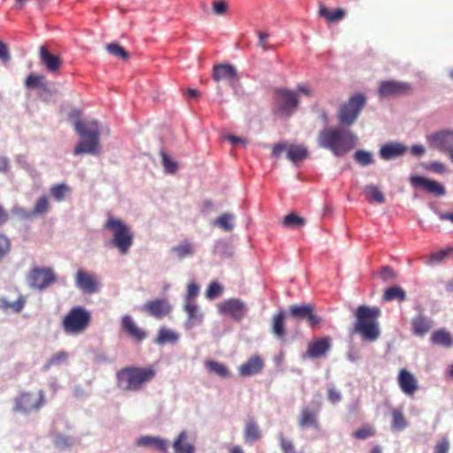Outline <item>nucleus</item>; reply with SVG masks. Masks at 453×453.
I'll use <instances>...</instances> for the list:
<instances>
[{"label":"nucleus","instance_id":"obj_48","mask_svg":"<svg viewBox=\"0 0 453 453\" xmlns=\"http://www.w3.org/2000/svg\"><path fill=\"white\" fill-rule=\"evenodd\" d=\"M354 158L360 165L363 166L371 165L374 162L372 155L370 152L361 150L355 152Z\"/></svg>","mask_w":453,"mask_h":453},{"label":"nucleus","instance_id":"obj_14","mask_svg":"<svg viewBox=\"0 0 453 453\" xmlns=\"http://www.w3.org/2000/svg\"><path fill=\"white\" fill-rule=\"evenodd\" d=\"M430 145L449 155L453 150V131L441 130L428 136Z\"/></svg>","mask_w":453,"mask_h":453},{"label":"nucleus","instance_id":"obj_42","mask_svg":"<svg viewBox=\"0 0 453 453\" xmlns=\"http://www.w3.org/2000/svg\"><path fill=\"white\" fill-rule=\"evenodd\" d=\"M106 50L112 56L120 58L122 60H127L129 58L128 52L119 43L112 42L106 45Z\"/></svg>","mask_w":453,"mask_h":453},{"label":"nucleus","instance_id":"obj_18","mask_svg":"<svg viewBox=\"0 0 453 453\" xmlns=\"http://www.w3.org/2000/svg\"><path fill=\"white\" fill-rule=\"evenodd\" d=\"M142 310L156 319H162L171 312L172 306L165 299H155L148 301Z\"/></svg>","mask_w":453,"mask_h":453},{"label":"nucleus","instance_id":"obj_52","mask_svg":"<svg viewBox=\"0 0 453 453\" xmlns=\"http://www.w3.org/2000/svg\"><path fill=\"white\" fill-rule=\"evenodd\" d=\"M223 292L222 287L218 282H211L206 290V297L214 299L219 296Z\"/></svg>","mask_w":453,"mask_h":453},{"label":"nucleus","instance_id":"obj_36","mask_svg":"<svg viewBox=\"0 0 453 453\" xmlns=\"http://www.w3.org/2000/svg\"><path fill=\"white\" fill-rule=\"evenodd\" d=\"M186 440L187 434L181 432L173 444L175 453H195L194 446L189 442H184Z\"/></svg>","mask_w":453,"mask_h":453},{"label":"nucleus","instance_id":"obj_5","mask_svg":"<svg viewBox=\"0 0 453 453\" xmlns=\"http://www.w3.org/2000/svg\"><path fill=\"white\" fill-rule=\"evenodd\" d=\"M104 227L111 233V246L120 255H127L134 243V234L130 227L123 220L112 216H108Z\"/></svg>","mask_w":453,"mask_h":453},{"label":"nucleus","instance_id":"obj_11","mask_svg":"<svg viewBox=\"0 0 453 453\" xmlns=\"http://www.w3.org/2000/svg\"><path fill=\"white\" fill-rule=\"evenodd\" d=\"M220 314L226 315L240 321L247 315L248 307L246 303L238 298H230L220 302L218 304Z\"/></svg>","mask_w":453,"mask_h":453},{"label":"nucleus","instance_id":"obj_2","mask_svg":"<svg viewBox=\"0 0 453 453\" xmlns=\"http://www.w3.org/2000/svg\"><path fill=\"white\" fill-rule=\"evenodd\" d=\"M157 375L153 365H129L121 368L116 373V384L124 392H139L152 381Z\"/></svg>","mask_w":453,"mask_h":453},{"label":"nucleus","instance_id":"obj_1","mask_svg":"<svg viewBox=\"0 0 453 453\" xmlns=\"http://www.w3.org/2000/svg\"><path fill=\"white\" fill-rule=\"evenodd\" d=\"M381 310L377 306L359 305L354 311L351 334H358L365 342H376L380 336L379 319Z\"/></svg>","mask_w":453,"mask_h":453},{"label":"nucleus","instance_id":"obj_49","mask_svg":"<svg viewBox=\"0 0 453 453\" xmlns=\"http://www.w3.org/2000/svg\"><path fill=\"white\" fill-rule=\"evenodd\" d=\"M43 80H44L43 75L30 74L25 80V86L27 88H44L45 84L42 82Z\"/></svg>","mask_w":453,"mask_h":453},{"label":"nucleus","instance_id":"obj_62","mask_svg":"<svg viewBox=\"0 0 453 453\" xmlns=\"http://www.w3.org/2000/svg\"><path fill=\"white\" fill-rule=\"evenodd\" d=\"M199 293V287L195 283H190L188 286L187 296L188 298H193Z\"/></svg>","mask_w":453,"mask_h":453},{"label":"nucleus","instance_id":"obj_56","mask_svg":"<svg viewBox=\"0 0 453 453\" xmlns=\"http://www.w3.org/2000/svg\"><path fill=\"white\" fill-rule=\"evenodd\" d=\"M212 9H213L214 14L223 15L226 12L227 4L223 0L215 1L212 3Z\"/></svg>","mask_w":453,"mask_h":453},{"label":"nucleus","instance_id":"obj_7","mask_svg":"<svg viewBox=\"0 0 453 453\" xmlns=\"http://www.w3.org/2000/svg\"><path fill=\"white\" fill-rule=\"evenodd\" d=\"M298 106L299 99L297 93L285 88H278L274 90V114L280 117L288 118L296 111Z\"/></svg>","mask_w":453,"mask_h":453},{"label":"nucleus","instance_id":"obj_50","mask_svg":"<svg viewBox=\"0 0 453 453\" xmlns=\"http://www.w3.org/2000/svg\"><path fill=\"white\" fill-rule=\"evenodd\" d=\"M173 250L180 259L193 254L192 245L187 242L174 247Z\"/></svg>","mask_w":453,"mask_h":453},{"label":"nucleus","instance_id":"obj_25","mask_svg":"<svg viewBox=\"0 0 453 453\" xmlns=\"http://www.w3.org/2000/svg\"><path fill=\"white\" fill-rule=\"evenodd\" d=\"M264 367L263 359L257 356H252L238 368V372L242 377H249L259 373Z\"/></svg>","mask_w":453,"mask_h":453},{"label":"nucleus","instance_id":"obj_24","mask_svg":"<svg viewBox=\"0 0 453 453\" xmlns=\"http://www.w3.org/2000/svg\"><path fill=\"white\" fill-rule=\"evenodd\" d=\"M411 325L412 334L423 337L433 327V320L421 312L412 318Z\"/></svg>","mask_w":453,"mask_h":453},{"label":"nucleus","instance_id":"obj_44","mask_svg":"<svg viewBox=\"0 0 453 453\" xmlns=\"http://www.w3.org/2000/svg\"><path fill=\"white\" fill-rule=\"evenodd\" d=\"M69 191V187L64 183L54 185L50 188V190L52 197H54L58 202L63 201Z\"/></svg>","mask_w":453,"mask_h":453},{"label":"nucleus","instance_id":"obj_17","mask_svg":"<svg viewBox=\"0 0 453 453\" xmlns=\"http://www.w3.org/2000/svg\"><path fill=\"white\" fill-rule=\"evenodd\" d=\"M398 385L406 395L413 396L418 389V382L414 374L405 368L399 371L397 377Z\"/></svg>","mask_w":453,"mask_h":453},{"label":"nucleus","instance_id":"obj_4","mask_svg":"<svg viewBox=\"0 0 453 453\" xmlns=\"http://www.w3.org/2000/svg\"><path fill=\"white\" fill-rule=\"evenodd\" d=\"M74 129L81 136V141L75 147L74 155L83 153L97 154L99 151L100 126L97 121L85 123L81 120H76Z\"/></svg>","mask_w":453,"mask_h":453},{"label":"nucleus","instance_id":"obj_26","mask_svg":"<svg viewBox=\"0 0 453 453\" xmlns=\"http://www.w3.org/2000/svg\"><path fill=\"white\" fill-rule=\"evenodd\" d=\"M407 151V148L397 142L387 143L381 147L380 156L382 159L390 160L403 155Z\"/></svg>","mask_w":453,"mask_h":453},{"label":"nucleus","instance_id":"obj_33","mask_svg":"<svg viewBox=\"0 0 453 453\" xmlns=\"http://www.w3.org/2000/svg\"><path fill=\"white\" fill-rule=\"evenodd\" d=\"M431 342L434 345H441L446 348L453 345L451 334L443 329L434 331L431 335Z\"/></svg>","mask_w":453,"mask_h":453},{"label":"nucleus","instance_id":"obj_9","mask_svg":"<svg viewBox=\"0 0 453 453\" xmlns=\"http://www.w3.org/2000/svg\"><path fill=\"white\" fill-rule=\"evenodd\" d=\"M365 104L366 97L362 94H356L350 96L339 109L338 119L340 124L347 127L353 125Z\"/></svg>","mask_w":453,"mask_h":453},{"label":"nucleus","instance_id":"obj_6","mask_svg":"<svg viewBox=\"0 0 453 453\" xmlns=\"http://www.w3.org/2000/svg\"><path fill=\"white\" fill-rule=\"evenodd\" d=\"M46 403L43 390L22 391L13 399V411L29 415L39 411Z\"/></svg>","mask_w":453,"mask_h":453},{"label":"nucleus","instance_id":"obj_43","mask_svg":"<svg viewBox=\"0 0 453 453\" xmlns=\"http://www.w3.org/2000/svg\"><path fill=\"white\" fill-rule=\"evenodd\" d=\"M453 254V247H449L438 251L433 252L429 256L430 264H438L443 262L447 257Z\"/></svg>","mask_w":453,"mask_h":453},{"label":"nucleus","instance_id":"obj_15","mask_svg":"<svg viewBox=\"0 0 453 453\" xmlns=\"http://www.w3.org/2000/svg\"><path fill=\"white\" fill-rule=\"evenodd\" d=\"M412 88L407 82L387 81H382L379 88V95L382 97L398 96L411 93Z\"/></svg>","mask_w":453,"mask_h":453},{"label":"nucleus","instance_id":"obj_61","mask_svg":"<svg viewBox=\"0 0 453 453\" xmlns=\"http://www.w3.org/2000/svg\"><path fill=\"white\" fill-rule=\"evenodd\" d=\"M327 397L332 403H336L341 400L340 393L334 388L327 390Z\"/></svg>","mask_w":453,"mask_h":453},{"label":"nucleus","instance_id":"obj_59","mask_svg":"<svg viewBox=\"0 0 453 453\" xmlns=\"http://www.w3.org/2000/svg\"><path fill=\"white\" fill-rule=\"evenodd\" d=\"M10 59V52L5 43L0 41V60L7 62Z\"/></svg>","mask_w":453,"mask_h":453},{"label":"nucleus","instance_id":"obj_32","mask_svg":"<svg viewBox=\"0 0 453 453\" xmlns=\"http://www.w3.org/2000/svg\"><path fill=\"white\" fill-rule=\"evenodd\" d=\"M27 303V297L19 295L16 301L10 302L4 297L0 298V309L3 311H12V312H20Z\"/></svg>","mask_w":453,"mask_h":453},{"label":"nucleus","instance_id":"obj_39","mask_svg":"<svg viewBox=\"0 0 453 453\" xmlns=\"http://www.w3.org/2000/svg\"><path fill=\"white\" fill-rule=\"evenodd\" d=\"M178 341V334L173 332L170 329L161 328L158 331L157 336L155 340V342L159 345H164L165 343H175Z\"/></svg>","mask_w":453,"mask_h":453},{"label":"nucleus","instance_id":"obj_16","mask_svg":"<svg viewBox=\"0 0 453 453\" xmlns=\"http://www.w3.org/2000/svg\"><path fill=\"white\" fill-rule=\"evenodd\" d=\"M75 285L85 294H94L99 290L96 276L83 270H79L76 273Z\"/></svg>","mask_w":453,"mask_h":453},{"label":"nucleus","instance_id":"obj_60","mask_svg":"<svg viewBox=\"0 0 453 453\" xmlns=\"http://www.w3.org/2000/svg\"><path fill=\"white\" fill-rule=\"evenodd\" d=\"M295 92L297 93L298 96L300 94L304 95L306 96H313L312 89L309 86H306V85H298L296 88V91H295Z\"/></svg>","mask_w":453,"mask_h":453},{"label":"nucleus","instance_id":"obj_35","mask_svg":"<svg viewBox=\"0 0 453 453\" xmlns=\"http://www.w3.org/2000/svg\"><path fill=\"white\" fill-rule=\"evenodd\" d=\"M406 299L405 291L399 286L389 287L385 289L384 294L382 296V300L384 302H391L394 300H397L399 302H403Z\"/></svg>","mask_w":453,"mask_h":453},{"label":"nucleus","instance_id":"obj_22","mask_svg":"<svg viewBox=\"0 0 453 453\" xmlns=\"http://www.w3.org/2000/svg\"><path fill=\"white\" fill-rule=\"evenodd\" d=\"M121 328L130 338L137 342H142L147 337L146 332L140 328L129 315L122 317Z\"/></svg>","mask_w":453,"mask_h":453},{"label":"nucleus","instance_id":"obj_54","mask_svg":"<svg viewBox=\"0 0 453 453\" xmlns=\"http://www.w3.org/2000/svg\"><path fill=\"white\" fill-rule=\"evenodd\" d=\"M449 441L447 437H442L438 441L434 448V453H449Z\"/></svg>","mask_w":453,"mask_h":453},{"label":"nucleus","instance_id":"obj_20","mask_svg":"<svg viewBox=\"0 0 453 453\" xmlns=\"http://www.w3.org/2000/svg\"><path fill=\"white\" fill-rule=\"evenodd\" d=\"M331 349V340L329 337H322L311 342L308 344L306 356L310 358H320L324 357Z\"/></svg>","mask_w":453,"mask_h":453},{"label":"nucleus","instance_id":"obj_8","mask_svg":"<svg viewBox=\"0 0 453 453\" xmlns=\"http://www.w3.org/2000/svg\"><path fill=\"white\" fill-rule=\"evenodd\" d=\"M91 320L90 312L81 306L72 308L65 316L62 326L69 334H78L84 332Z\"/></svg>","mask_w":453,"mask_h":453},{"label":"nucleus","instance_id":"obj_3","mask_svg":"<svg viewBox=\"0 0 453 453\" xmlns=\"http://www.w3.org/2000/svg\"><path fill=\"white\" fill-rule=\"evenodd\" d=\"M357 140L352 132L340 127L324 128L318 135L319 147L330 150L336 157L347 154L355 147Z\"/></svg>","mask_w":453,"mask_h":453},{"label":"nucleus","instance_id":"obj_53","mask_svg":"<svg viewBox=\"0 0 453 453\" xmlns=\"http://www.w3.org/2000/svg\"><path fill=\"white\" fill-rule=\"evenodd\" d=\"M11 250V242L4 234H0V261Z\"/></svg>","mask_w":453,"mask_h":453},{"label":"nucleus","instance_id":"obj_64","mask_svg":"<svg viewBox=\"0 0 453 453\" xmlns=\"http://www.w3.org/2000/svg\"><path fill=\"white\" fill-rule=\"evenodd\" d=\"M185 310H186L189 319L195 318L197 313V306H196V304H194V303L186 304Z\"/></svg>","mask_w":453,"mask_h":453},{"label":"nucleus","instance_id":"obj_37","mask_svg":"<svg viewBox=\"0 0 453 453\" xmlns=\"http://www.w3.org/2000/svg\"><path fill=\"white\" fill-rule=\"evenodd\" d=\"M365 199L369 203H385V196L380 188L375 185H368L364 189Z\"/></svg>","mask_w":453,"mask_h":453},{"label":"nucleus","instance_id":"obj_12","mask_svg":"<svg viewBox=\"0 0 453 453\" xmlns=\"http://www.w3.org/2000/svg\"><path fill=\"white\" fill-rule=\"evenodd\" d=\"M283 151L287 152V158L293 163L304 160L309 154L307 149L303 145L277 143L273 148L272 155L274 157H279Z\"/></svg>","mask_w":453,"mask_h":453},{"label":"nucleus","instance_id":"obj_47","mask_svg":"<svg viewBox=\"0 0 453 453\" xmlns=\"http://www.w3.org/2000/svg\"><path fill=\"white\" fill-rule=\"evenodd\" d=\"M375 434L376 430L372 426L369 424H365L362 426L361 428L354 432L353 436L359 440H365L369 437L375 435Z\"/></svg>","mask_w":453,"mask_h":453},{"label":"nucleus","instance_id":"obj_57","mask_svg":"<svg viewBox=\"0 0 453 453\" xmlns=\"http://www.w3.org/2000/svg\"><path fill=\"white\" fill-rule=\"evenodd\" d=\"M257 36H258L257 46L262 48L264 50H269L271 48V46L267 41V39L269 37V34L266 32L258 31Z\"/></svg>","mask_w":453,"mask_h":453},{"label":"nucleus","instance_id":"obj_31","mask_svg":"<svg viewBox=\"0 0 453 453\" xmlns=\"http://www.w3.org/2000/svg\"><path fill=\"white\" fill-rule=\"evenodd\" d=\"M204 366L210 373L215 374L222 379H226L230 376L229 369L223 363L208 359L204 361Z\"/></svg>","mask_w":453,"mask_h":453},{"label":"nucleus","instance_id":"obj_41","mask_svg":"<svg viewBox=\"0 0 453 453\" xmlns=\"http://www.w3.org/2000/svg\"><path fill=\"white\" fill-rule=\"evenodd\" d=\"M234 217L233 214L223 213L215 219L214 225L218 226L219 228L226 232H229L232 231L234 228Z\"/></svg>","mask_w":453,"mask_h":453},{"label":"nucleus","instance_id":"obj_58","mask_svg":"<svg viewBox=\"0 0 453 453\" xmlns=\"http://www.w3.org/2000/svg\"><path fill=\"white\" fill-rule=\"evenodd\" d=\"M380 275L383 281H388L396 277L395 272L389 266H384L380 270Z\"/></svg>","mask_w":453,"mask_h":453},{"label":"nucleus","instance_id":"obj_51","mask_svg":"<svg viewBox=\"0 0 453 453\" xmlns=\"http://www.w3.org/2000/svg\"><path fill=\"white\" fill-rule=\"evenodd\" d=\"M160 156L162 158V163L165 168V171L169 173H174L177 171V164L173 161L165 152L161 151Z\"/></svg>","mask_w":453,"mask_h":453},{"label":"nucleus","instance_id":"obj_21","mask_svg":"<svg viewBox=\"0 0 453 453\" xmlns=\"http://www.w3.org/2000/svg\"><path fill=\"white\" fill-rule=\"evenodd\" d=\"M39 56L42 64L50 73H55L59 71L62 65V59L59 56L51 54L46 46H41Z\"/></svg>","mask_w":453,"mask_h":453},{"label":"nucleus","instance_id":"obj_23","mask_svg":"<svg viewBox=\"0 0 453 453\" xmlns=\"http://www.w3.org/2000/svg\"><path fill=\"white\" fill-rule=\"evenodd\" d=\"M411 182L412 185L420 186L426 192L434 194L437 196H443L446 193V190L441 184L435 180H429L421 176L411 177Z\"/></svg>","mask_w":453,"mask_h":453},{"label":"nucleus","instance_id":"obj_19","mask_svg":"<svg viewBox=\"0 0 453 453\" xmlns=\"http://www.w3.org/2000/svg\"><path fill=\"white\" fill-rule=\"evenodd\" d=\"M212 78L215 81H228L233 84L239 81L235 67L228 64H219L213 66Z\"/></svg>","mask_w":453,"mask_h":453},{"label":"nucleus","instance_id":"obj_34","mask_svg":"<svg viewBox=\"0 0 453 453\" xmlns=\"http://www.w3.org/2000/svg\"><path fill=\"white\" fill-rule=\"evenodd\" d=\"M261 438V431L257 424L250 419L247 421L244 428V439L246 442L253 443Z\"/></svg>","mask_w":453,"mask_h":453},{"label":"nucleus","instance_id":"obj_10","mask_svg":"<svg viewBox=\"0 0 453 453\" xmlns=\"http://www.w3.org/2000/svg\"><path fill=\"white\" fill-rule=\"evenodd\" d=\"M57 280L55 273L51 268L34 266L27 274V282L31 288L44 290Z\"/></svg>","mask_w":453,"mask_h":453},{"label":"nucleus","instance_id":"obj_46","mask_svg":"<svg viewBox=\"0 0 453 453\" xmlns=\"http://www.w3.org/2000/svg\"><path fill=\"white\" fill-rule=\"evenodd\" d=\"M50 208L49 200L45 196H41L35 203L32 211L33 216L42 215L48 212Z\"/></svg>","mask_w":453,"mask_h":453},{"label":"nucleus","instance_id":"obj_63","mask_svg":"<svg viewBox=\"0 0 453 453\" xmlns=\"http://www.w3.org/2000/svg\"><path fill=\"white\" fill-rule=\"evenodd\" d=\"M428 168L437 173H442L445 171V166L440 162H433L429 165Z\"/></svg>","mask_w":453,"mask_h":453},{"label":"nucleus","instance_id":"obj_13","mask_svg":"<svg viewBox=\"0 0 453 453\" xmlns=\"http://www.w3.org/2000/svg\"><path fill=\"white\" fill-rule=\"evenodd\" d=\"M289 315L298 320L305 319L311 327L318 326L321 319L314 313V306L310 303L301 305H291L289 307Z\"/></svg>","mask_w":453,"mask_h":453},{"label":"nucleus","instance_id":"obj_38","mask_svg":"<svg viewBox=\"0 0 453 453\" xmlns=\"http://www.w3.org/2000/svg\"><path fill=\"white\" fill-rule=\"evenodd\" d=\"M392 428L394 430L402 431L408 426V421L406 420L403 412L399 409H394L392 411Z\"/></svg>","mask_w":453,"mask_h":453},{"label":"nucleus","instance_id":"obj_45","mask_svg":"<svg viewBox=\"0 0 453 453\" xmlns=\"http://www.w3.org/2000/svg\"><path fill=\"white\" fill-rule=\"evenodd\" d=\"M68 354L65 351H58L51 356V357L45 363L44 369L48 370L51 366L59 365L66 362Z\"/></svg>","mask_w":453,"mask_h":453},{"label":"nucleus","instance_id":"obj_27","mask_svg":"<svg viewBox=\"0 0 453 453\" xmlns=\"http://www.w3.org/2000/svg\"><path fill=\"white\" fill-rule=\"evenodd\" d=\"M285 314L280 311L273 315L271 321V332L279 340H283L286 336Z\"/></svg>","mask_w":453,"mask_h":453},{"label":"nucleus","instance_id":"obj_55","mask_svg":"<svg viewBox=\"0 0 453 453\" xmlns=\"http://www.w3.org/2000/svg\"><path fill=\"white\" fill-rule=\"evenodd\" d=\"M280 445L284 453H295V447L291 441L284 437L282 434H280Z\"/></svg>","mask_w":453,"mask_h":453},{"label":"nucleus","instance_id":"obj_29","mask_svg":"<svg viewBox=\"0 0 453 453\" xmlns=\"http://www.w3.org/2000/svg\"><path fill=\"white\" fill-rule=\"evenodd\" d=\"M136 444L142 447H152L161 452H166L168 446L167 441L153 436L140 437Z\"/></svg>","mask_w":453,"mask_h":453},{"label":"nucleus","instance_id":"obj_28","mask_svg":"<svg viewBox=\"0 0 453 453\" xmlns=\"http://www.w3.org/2000/svg\"><path fill=\"white\" fill-rule=\"evenodd\" d=\"M298 425L302 428L306 427H319L318 418H317V411L314 410H311L310 408H303L301 411Z\"/></svg>","mask_w":453,"mask_h":453},{"label":"nucleus","instance_id":"obj_40","mask_svg":"<svg viewBox=\"0 0 453 453\" xmlns=\"http://www.w3.org/2000/svg\"><path fill=\"white\" fill-rule=\"evenodd\" d=\"M306 224V219L296 213H289L282 219V225L289 228H301Z\"/></svg>","mask_w":453,"mask_h":453},{"label":"nucleus","instance_id":"obj_30","mask_svg":"<svg viewBox=\"0 0 453 453\" xmlns=\"http://www.w3.org/2000/svg\"><path fill=\"white\" fill-rule=\"evenodd\" d=\"M319 14L320 17L325 18L328 23H334L342 20L345 17L346 10L342 8L330 10L325 5H320Z\"/></svg>","mask_w":453,"mask_h":453}]
</instances>
